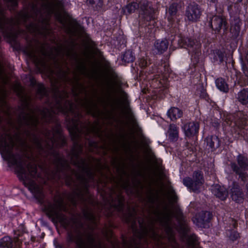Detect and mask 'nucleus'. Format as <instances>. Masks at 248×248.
I'll return each instance as SVG.
<instances>
[{"mask_svg": "<svg viewBox=\"0 0 248 248\" xmlns=\"http://www.w3.org/2000/svg\"><path fill=\"white\" fill-rule=\"evenodd\" d=\"M36 167L34 165H30L26 167H20L17 170L19 178L21 180L24 185L33 193L39 190V188L33 180L35 176Z\"/></svg>", "mask_w": 248, "mask_h": 248, "instance_id": "1", "label": "nucleus"}, {"mask_svg": "<svg viewBox=\"0 0 248 248\" xmlns=\"http://www.w3.org/2000/svg\"><path fill=\"white\" fill-rule=\"evenodd\" d=\"M74 241L79 248H101L100 246H95L94 238L92 235L86 237L78 235Z\"/></svg>", "mask_w": 248, "mask_h": 248, "instance_id": "3", "label": "nucleus"}, {"mask_svg": "<svg viewBox=\"0 0 248 248\" xmlns=\"http://www.w3.org/2000/svg\"><path fill=\"white\" fill-rule=\"evenodd\" d=\"M14 91L19 96H21L23 93V88L18 83H16L14 87Z\"/></svg>", "mask_w": 248, "mask_h": 248, "instance_id": "25", "label": "nucleus"}, {"mask_svg": "<svg viewBox=\"0 0 248 248\" xmlns=\"http://www.w3.org/2000/svg\"><path fill=\"white\" fill-rule=\"evenodd\" d=\"M217 87L220 91L223 92H227L228 91V86L226 83L225 80L221 78H217L216 80Z\"/></svg>", "mask_w": 248, "mask_h": 248, "instance_id": "20", "label": "nucleus"}, {"mask_svg": "<svg viewBox=\"0 0 248 248\" xmlns=\"http://www.w3.org/2000/svg\"><path fill=\"white\" fill-rule=\"evenodd\" d=\"M214 140H217V138H214Z\"/></svg>", "mask_w": 248, "mask_h": 248, "instance_id": "45", "label": "nucleus"}, {"mask_svg": "<svg viewBox=\"0 0 248 248\" xmlns=\"http://www.w3.org/2000/svg\"><path fill=\"white\" fill-rule=\"evenodd\" d=\"M141 66H145L146 64H140Z\"/></svg>", "mask_w": 248, "mask_h": 248, "instance_id": "42", "label": "nucleus"}, {"mask_svg": "<svg viewBox=\"0 0 248 248\" xmlns=\"http://www.w3.org/2000/svg\"><path fill=\"white\" fill-rule=\"evenodd\" d=\"M211 191L214 195L221 200H225L228 195V193L225 188L219 185L213 186Z\"/></svg>", "mask_w": 248, "mask_h": 248, "instance_id": "12", "label": "nucleus"}, {"mask_svg": "<svg viewBox=\"0 0 248 248\" xmlns=\"http://www.w3.org/2000/svg\"><path fill=\"white\" fill-rule=\"evenodd\" d=\"M237 99L243 104H248V88L243 89L238 93Z\"/></svg>", "mask_w": 248, "mask_h": 248, "instance_id": "19", "label": "nucleus"}, {"mask_svg": "<svg viewBox=\"0 0 248 248\" xmlns=\"http://www.w3.org/2000/svg\"><path fill=\"white\" fill-rule=\"evenodd\" d=\"M88 1L91 4H96L99 7L102 6V2L101 0H88Z\"/></svg>", "mask_w": 248, "mask_h": 248, "instance_id": "30", "label": "nucleus"}, {"mask_svg": "<svg viewBox=\"0 0 248 248\" xmlns=\"http://www.w3.org/2000/svg\"><path fill=\"white\" fill-rule=\"evenodd\" d=\"M13 146L14 142L9 136L2 137L0 140V149L3 153L10 155Z\"/></svg>", "mask_w": 248, "mask_h": 248, "instance_id": "8", "label": "nucleus"}, {"mask_svg": "<svg viewBox=\"0 0 248 248\" xmlns=\"http://www.w3.org/2000/svg\"><path fill=\"white\" fill-rule=\"evenodd\" d=\"M231 197L237 202H241L244 199V195L238 186H234L231 189Z\"/></svg>", "mask_w": 248, "mask_h": 248, "instance_id": "15", "label": "nucleus"}, {"mask_svg": "<svg viewBox=\"0 0 248 248\" xmlns=\"http://www.w3.org/2000/svg\"><path fill=\"white\" fill-rule=\"evenodd\" d=\"M38 123V118L36 113L32 110L29 111V113L23 116V120L20 122L21 124H24L31 126L36 125Z\"/></svg>", "mask_w": 248, "mask_h": 248, "instance_id": "10", "label": "nucleus"}, {"mask_svg": "<svg viewBox=\"0 0 248 248\" xmlns=\"http://www.w3.org/2000/svg\"><path fill=\"white\" fill-rule=\"evenodd\" d=\"M35 143L36 144V145L38 148H41V145L40 144V143L38 141H35Z\"/></svg>", "mask_w": 248, "mask_h": 248, "instance_id": "36", "label": "nucleus"}, {"mask_svg": "<svg viewBox=\"0 0 248 248\" xmlns=\"http://www.w3.org/2000/svg\"><path fill=\"white\" fill-rule=\"evenodd\" d=\"M238 0L239 1H241L242 0Z\"/></svg>", "mask_w": 248, "mask_h": 248, "instance_id": "46", "label": "nucleus"}, {"mask_svg": "<svg viewBox=\"0 0 248 248\" xmlns=\"http://www.w3.org/2000/svg\"><path fill=\"white\" fill-rule=\"evenodd\" d=\"M22 148L25 150H27V144L26 143H23V145H22Z\"/></svg>", "mask_w": 248, "mask_h": 248, "instance_id": "35", "label": "nucleus"}, {"mask_svg": "<svg viewBox=\"0 0 248 248\" xmlns=\"http://www.w3.org/2000/svg\"><path fill=\"white\" fill-rule=\"evenodd\" d=\"M211 26L214 30L218 31L222 28L225 27L226 19L222 16H215L211 19Z\"/></svg>", "mask_w": 248, "mask_h": 248, "instance_id": "9", "label": "nucleus"}, {"mask_svg": "<svg viewBox=\"0 0 248 248\" xmlns=\"http://www.w3.org/2000/svg\"><path fill=\"white\" fill-rule=\"evenodd\" d=\"M201 11L197 5L188 6L186 11V17L190 21H195L200 16Z\"/></svg>", "mask_w": 248, "mask_h": 248, "instance_id": "11", "label": "nucleus"}, {"mask_svg": "<svg viewBox=\"0 0 248 248\" xmlns=\"http://www.w3.org/2000/svg\"><path fill=\"white\" fill-rule=\"evenodd\" d=\"M8 0L10 1H13L14 3H15L16 1V0Z\"/></svg>", "mask_w": 248, "mask_h": 248, "instance_id": "40", "label": "nucleus"}, {"mask_svg": "<svg viewBox=\"0 0 248 248\" xmlns=\"http://www.w3.org/2000/svg\"><path fill=\"white\" fill-rule=\"evenodd\" d=\"M171 213L170 211H167L160 214L157 217V220L163 225L166 232L171 234V228L170 227V219Z\"/></svg>", "mask_w": 248, "mask_h": 248, "instance_id": "5", "label": "nucleus"}, {"mask_svg": "<svg viewBox=\"0 0 248 248\" xmlns=\"http://www.w3.org/2000/svg\"><path fill=\"white\" fill-rule=\"evenodd\" d=\"M237 161L238 167L236 168L234 164H233L232 165V167L237 173L241 176L243 174V171L248 170L247 159L241 155H239L237 157Z\"/></svg>", "mask_w": 248, "mask_h": 248, "instance_id": "7", "label": "nucleus"}, {"mask_svg": "<svg viewBox=\"0 0 248 248\" xmlns=\"http://www.w3.org/2000/svg\"><path fill=\"white\" fill-rule=\"evenodd\" d=\"M138 6V5L136 3L129 4L124 8V13L126 15L130 14L135 11Z\"/></svg>", "mask_w": 248, "mask_h": 248, "instance_id": "21", "label": "nucleus"}, {"mask_svg": "<svg viewBox=\"0 0 248 248\" xmlns=\"http://www.w3.org/2000/svg\"><path fill=\"white\" fill-rule=\"evenodd\" d=\"M191 239H192V241L191 242L189 240V244L191 245H195L196 244V242H197V238L195 236H192Z\"/></svg>", "mask_w": 248, "mask_h": 248, "instance_id": "33", "label": "nucleus"}, {"mask_svg": "<svg viewBox=\"0 0 248 248\" xmlns=\"http://www.w3.org/2000/svg\"><path fill=\"white\" fill-rule=\"evenodd\" d=\"M21 16L22 18H23L24 19L25 18V17H26V16H24V15H21Z\"/></svg>", "mask_w": 248, "mask_h": 248, "instance_id": "38", "label": "nucleus"}, {"mask_svg": "<svg viewBox=\"0 0 248 248\" xmlns=\"http://www.w3.org/2000/svg\"><path fill=\"white\" fill-rule=\"evenodd\" d=\"M227 235H228L230 239L232 241L236 240L239 237V233L235 231L227 232Z\"/></svg>", "mask_w": 248, "mask_h": 248, "instance_id": "24", "label": "nucleus"}, {"mask_svg": "<svg viewBox=\"0 0 248 248\" xmlns=\"http://www.w3.org/2000/svg\"><path fill=\"white\" fill-rule=\"evenodd\" d=\"M123 60L126 62H133L134 60V58L132 53L129 51L126 52L123 56Z\"/></svg>", "mask_w": 248, "mask_h": 248, "instance_id": "23", "label": "nucleus"}, {"mask_svg": "<svg viewBox=\"0 0 248 248\" xmlns=\"http://www.w3.org/2000/svg\"><path fill=\"white\" fill-rule=\"evenodd\" d=\"M18 245V240L13 241L9 236H5L0 239V248H14Z\"/></svg>", "mask_w": 248, "mask_h": 248, "instance_id": "13", "label": "nucleus"}, {"mask_svg": "<svg viewBox=\"0 0 248 248\" xmlns=\"http://www.w3.org/2000/svg\"><path fill=\"white\" fill-rule=\"evenodd\" d=\"M208 1L212 3H215L217 0H208Z\"/></svg>", "mask_w": 248, "mask_h": 248, "instance_id": "37", "label": "nucleus"}, {"mask_svg": "<svg viewBox=\"0 0 248 248\" xmlns=\"http://www.w3.org/2000/svg\"><path fill=\"white\" fill-rule=\"evenodd\" d=\"M153 11L150 7H141L139 11V17L141 20L149 21L152 19Z\"/></svg>", "mask_w": 248, "mask_h": 248, "instance_id": "14", "label": "nucleus"}, {"mask_svg": "<svg viewBox=\"0 0 248 248\" xmlns=\"http://www.w3.org/2000/svg\"><path fill=\"white\" fill-rule=\"evenodd\" d=\"M69 131L71 133H73L75 137L78 136L79 132V130L78 129V125L76 124H74V127L71 128Z\"/></svg>", "mask_w": 248, "mask_h": 248, "instance_id": "27", "label": "nucleus"}, {"mask_svg": "<svg viewBox=\"0 0 248 248\" xmlns=\"http://www.w3.org/2000/svg\"><path fill=\"white\" fill-rule=\"evenodd\" d=\"M90 219H92L93 218V217L92 215L91 216V217H89Z\"/></svg>", "mask_w": 248, "mask_h": 248, "instance_id": "41", "label": "nucleus"}, {"mask_svg": "<svg viewBox=\"0 0 248 248\" xmlns=\"http://www.w3.org/2000/svg\"><path fill=\"white\" fill-rule=\"evenodd\" d=\"M247 189H248V184L247 185Z\"/></svg>", "mask_w": 248, "mask_h": 248, "instance_id": "43", "label": "nucleus"}, {"mask_svg": "<svg viewBox=\"0 0 248 248\" xmlns=\"http://www.w3.org/2000/svg\"><path fill=\"white\" fill-rule=\"evenodd\" d=\"M182 129L186 137H191L198 133L199 124L196 122L187 123L182 127Z\"/></svg>", "mask_w": 248, "mask_h": 248, "instance_id": "6", "label": "nucleus"}, {"mask_svg": "<svg viewBox=\"0 0 248 248\" xmlns=\"http://www.w3.org/2000/svg\"><path fill=\"white\" fill-rule=\"evenodd\" d=\"M63 209V203L60 201L55 205L50 206L47 210V214L50 217H55L61 223H63L65 217L61 215L59 212Z\"/></svg>", "mask_w": 248, "mask_h": 248, "instance_id": "4", "label": "nucleus"}, {"mask_svg": "<svg viewBox=\"0 0 248 248\" xmlns=\"http://www.w3.org/2000/svg\"><path fill=\"white\" fill-rule=\"evenodd\" d=\"M177 11L176 6L175 4H172L170 6L168 14L170 15V16H174Z\"/></svg>", "mask_w": 248, "mask_h": 248, "instance_id": "26", "label": "nucleus"}, {"mask_svg": "<svg viewBox=\"0 0 248 248\" xmlns=\"http://www.w3.org/2000/svg\"><path fill=\"white\" fill-rule=\"evenodd\" d=\"M187 45L190 47H193L194 45H195V49H198L200 47V45L198 43H197V42H196H196L194 40H192L191 39H189L188 40Z\"/></svg>", "mask_w": 248, "mask_h": 248, "instance_id": "28", "label": "nucleus"}, {"mask_svg": "<svg viewBox=\"0 0 248 248\" xmlns=\"http://www.w3.org/2000/svg\"><path fill=\"white\" fill-rule=\"evenodd\" d=\"M168 132L170 138L172 140H174L178 136L177 127L174 124L170 125Z\"/></svg>", "mask_w": 248, "mask_h": 248, "instance_id": "22", "label": "nucleus"}, {"mask_svg": "<svg viewBox=\"0 0 248 248\" xmlns=\"http://www.w3.org/2000/svg\"><path fill=\"white\" fill-rule=\"evenodd\" d=\"M168 18L169 20H171V19L172 18V17H170V16H168Z\"/></svg>", "mask_w": 248, "mask_h": 248, "instance_id": "39", "label": "nucleus"}, {"mask_svg": "<svg viewBox=\"0 0 248 248\" xmlns=\"http://www.w3.org/2000/svg\"><path fill=\"white\" fill-rule=\"evenodd\" d=\"M183 114L181 110L177 108L173 107L170 108L168 111V115L172 121H175L180 118Z\"/></svg>", "mask_w": 248, "mask_h": 248, "instance_id": "18", "label": "nucleus"}, {"mask_svg": "<svg viewBox=\"0 0 248 248\" xmlns=\"http://www.w3.org/2000/svg\"><path fill=\"white\" fill-rule=\"evenodd\" d=\"M240 30L239 25H236L235 27H233L232 26L231 28V31L232 33H234L235 34H237Z\"/></svg>", "mask_w": 248, "mask_h": 248, "instance_id": "31", "label": "nucleus"}, {"mask_svg": "<svg viewBox=\"0 0 248 248\" xmlns=\"http://www.w3.org/2000/svg\"><path fill=\"white\" fill-rule=\"evenodd\" d=\"M193 179L192 180L190 178H186L183 180V183L186 186L196 192L201 188L204 180L200 172H194Z\"/></svg>", "mask_w": 248, "mask_h": 248, "instance_id": "2", "label": "nucleus"}, {"mask_svg": "<svg viewBox=\"0 0 248 248\" xmlns=\"http://www.w3.org/2000/svg\"><path fill=\"white\" fill-rule=\"evenodd\" d=\"M89 195L88 193L86 192L85 195L83 196V195L80 194L78 196V198L80 199L82 201H86V198H89Z\"/></svg>", "mask_w": 248, "mask_h": 248, "instance_id": "32", "label": "nucleus"}, {"mask_svg": "<svg viewBox=\"0 0 248 248\" xmlns=\"http://www.w3.org/2000/svg\"><path fill=\"white\" fill-rule=\"evenodd\" d=\"M168 46L167 40H157L155 44V51L156 53H162L167 50Z\"/></svg>", "mask_w": 248, "mask_h": 248, "instance_id": "17", "label": "nucleus"}, {"mask_svg": "<svg viewBox=\"0 0 248 248\" xmlns=\"http://www.w3.org/2000/svg\"><path fill=\"white\" fill-rule=\"evenodd\" d=\"M240 63L244 74L248 77V50L242 54L240 57Z\"/></svg>", "mask_w": 248, "mask_h": 248, "instance_id": "16", "label": "nucleus"}, {"mask_svg": "<svg viewBox=\"0 0 248 248\" xmlns=\"http://www.w3.org/2000/svg\"><path fill=\"white\" fill-rule=\"evenodd\" d=\"M60 20H61V22H62H62H63L62 19H60Z\"/></svg>", "mask_w": 248, "mask_h": 248, "instance_id": "44", "label": "nucleus"}, {"mask_svg": "<svg viewBox=\"0 0 248 248\" xmlns=\"http://www.w3.org/2000/svg\"><path fill=\"white\" fill-rule=\"evenodd\" d=\"M208 144L210 147L211 148H214V141H213V139L209 138L208 140Z\"/></svg>", "mask_w": 248, "mask_h": 248, "instance_id": "34", "label": "nucleus"}, {"mask_svg": "<svg viewBox=\"0 0 248 248\" xmlns=\"http://www.w3.org/2000/svg\"><path fill=\"white\" fill-rule=\"evenodd\" d=\"M144 233L145 235L149 236L154 239H156L157 237L156 234L153 230H152L151 232H148L147 230H145Z\"/></svg>", "mask_w": 248, "mask_h": 248, "instance_id": "29", "label": "nucleus"}]
</instances>
